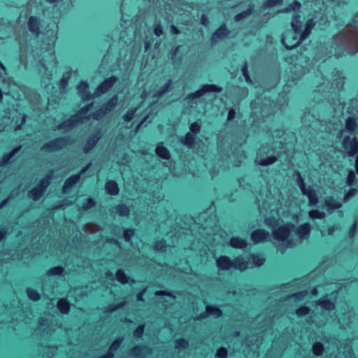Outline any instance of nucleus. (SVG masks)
<instances>
[{
    "label": "nucleus",
    "instance_id": "obj_47",
    "mask_svg": "<svg viewBox=\"0 0 358 358\" xmlns=\"http://www.w3.org/2000/svg\"><path fill=\"white\" fill-rule=\"evenodd\" d=\"M356 180L355 174L353 171H350L348 174V177L346 179V184L348 186H352L355 184Z\"/></svg>",
    "mask_w": 358,
    "mask_h": 358
},
{
    "label": "nucleus",
    "instance_id": "obj_25",
    "mask_svg": "<svg viewBox=\"0 0 358 358\" xmlns=\"http://www.w3.org/2000/svg\"><path fill=\"white\" fill-rule=\"evenodd\" d=\"M106 192L110 195H117L119 193V187L116 182L108 181L105 185Z\"/></svg>",
    "mask_w": 358,
    "mask_h": 358
},
{
    "label": "nucleus",
    "instance_id": "obj_62",
    "mask_svg": "<svg viewBox=\"0 0 358 358\" xmlns=\"http://www.w3.org/2000/svg\"><path fill=\"white\" fill-rule=\"evenodd\" d=\"M155 295H157V296L166 295V296H169L173 301L175 299V297L171 294L164 292V291H157L155 292Z\"/></svg>",
    "mask_w": 358,
    "mask_h": 358
},
{
    "label": "nucleus",
    "instance_id": "obj_12",
    "mask_svg": "<svg viewBox=\"0 0 358 358\" xmlns=\"http://www.w3.org/2000/svg\"><path fill=\"white\" fill-rule=\"evenodd\" d=\"M270 234L268 231L264 229H257L252 232L251 234V240L255 243H259L264 242L267 238H268Z\"/></svg>",
    "mask_w": 358,
    "mask_h": 358
},
{
    "label": "nucleus",
    "instance_id": "obj_17",
    "mask_svg": "<svg viewBox=\"0 0 358 358\" xmlns=\"http://www.w3.org/2000/svg\"><path fill=\"white\" fill-rule=\"evenodd\" d=\"M357 123L355 118L349 117L345 121V129H342L340 133V137H342L345 135L346 131L352 132L355 131L357 129Z\"/></svg>",
    "mask_w": 358,
    "mask_h": 358
},
{
    "label": "nucleus",
    "instance_id": "obj_27",
    "mask_svg": "<svg viewBox=\"0 0 358 358\" xmlns=\"http://www.w3.org/2000/svg\"><path fill=\"white\" fill-rule=\"evenodd\" d=\"M254 11V6L250 5L248 9L247 10L243 11L234 17V20L236 22H239L243 19L246 18L247 17L250 16L253 13Z\"/></svg>",
    "mask_w": 358,
    "mask_h": 358
},
{
    "label": "nucleus",
    "instance_id": "obj_44",
    "mask_svg": "<svg viewBox=\"0 0 358 358\" xmlns=\"http://www.w3.org/2000/svg\"><path fill=\"white\" fill-rule=\"evenodd\" d=\"M27 294L29 298L32 301H36L40 299V294L32 289H27Z\"/></svg>",
    "mask_w": 358,
    "mask_h": 358
},
{
    "label": "nucleus",
    "instance_id": "obj_52",
    "mask_svg": "<svg viewBox=\"0 0 358 358\" xmlns=\"http://www.w3.org/2000/svg\"><path fill=\"white\" fill-rule=\"evenodd\" d=\"M296 183L299 187L300 189L301 190V192L303 190H305V189L306 188V185L304 183V180L301 177L300 173L299 172L297 173Z\"/></svg>",
    "mask_w": 358,
    "mask_h": 358
},
{
    "label": "nucleus",
    "instance_id": "obj_21",
    "mask_svg": "<svg viewBox=\"0 0 358 358\" xmlns=\"http://www.w3.org/2000/svg\"><path fill=\"white\" fill-rule=\"evenodd\" d=\"M89 85L87 83L82 81L78 85L77 90L83 100H89L91 98L88 92Z\"/></svg>",
    "mask_w": 358,
    "mask_h": 358
},
{
    "label": "nucleus",
    "instance_id": "obj_7",
    "mask_svg": "<svg viewBox=\"0 0 358 358\" xmlns=\"http://www.w3.org/2000/svg\"><path fill=\"white\" fill-rule=\"evenodd\" d=\"M69 143V139L66 138H58L44 144L41 150L47 152L57 151L65 147Z\"/></svg>",
    "mask_w": 358,
    "mask_h": 358
},
{
    "label": "nucleus",
    "instance_id": "obj_55",
    "mask_svg": "<svg viewBox=\"0 0 358 358\" xmlns=\"http://www.w3.org/2000/svg\"><path fill=\"white\" fill-rule=\"evenodd\" d=\"M227 356V351L224 348H220L216 352V357L217 358H226Z\"/></svg>",
    "mask_w": 358,
    "mask_h": 358
},
{
    "label": "nucleus",
    "instance_id": "obj_24",
    "mask_svg": "<svg viewBox=\"0 0 358 358\" xmlns=\"http://www.w3.org/2000/svg\"><path fill=\"white\" fill-rule=\"evenodd\" d=\"M123 338H117L110 345L109 350L108 352L101 356L100 358H113L114 357L113 352L117 350L120 347V344L122 342Z\"/></svg>",
    "mask_w": 358,
    "mask_h": 358
},
{
    "label": "nucleus",
    "instance_id": "obj_59",
    "mask_svg": "<svg viewBox=\"0 0 358 358\" xmlns=\"http://www.w3.org/2000/svg\"><path fill=\"white\" fill-rule=\"evenodd\" d=\"M134 234L133 229H126L124 231V238L126 241H129L131 238Z\"/></svg>",
    "mask_w": 358,
    "mask_h": 358
},
{
    "label": "nucleus",
    "instance_id": "obj_58",
    "mask_svg": "<svg viewBox=\"0 0 358 358\" xmlns=\"http://www.w3.org/2000/svg\"><path fill=\"white\" fill-rule=\"evenodd\" d=\"M242 72H243V75L246 82L251 83V80H250V78L249 76V73L248 71V64L246 62L245 63L244 66H243Z\"/></svg>",
    "mask_w": 358,
    "mask_h": 358
},
{
    "label": "nucleus",
    "instance_id": "obj_3",
    "mask_svg": "<svg viewBox=\"0 0 358 358\" xmlns=\"http://www.w3.org/2000/svg\"><path fill=\"white\" fill-rule=\"evenodd\" d=\"M92 104H89L86 107L83 108L80 111L73 116L71 119L67 120L62 124L57 127V129L69 130V129L75 127L78 123H84L90 118V115H86V113L90 110Z\"/></svg>",
    "mask_w": 358,
    "mask_h": 358
},
{
    "label": "nucleus",
    "instance_id": "obj_23",
    "mask_svg": "<svg viewBox=\"0 0 358 358\" xmlns=\"http://www.w3.org/2000/svg\"><path fill=\"white\" fill-rule=\"evenodd\" d=\"M250 267V262L245 261L243 257H238L234 259V268L241 271Z\"/></svg>",
    "mask_w": 358,
    "mask_h": 358
},
{
    "label": "nucleus",
    "instance_id": "obj_19",
    "mask_svg": "<svg viewBox=\"0 0 358 358\" xmlns=\"http://www.w3.org/2000/svg\"><path fill=\"white\" fill-rule=\"evenodd\" d=\"M324 203L327 210L330 213L333 210L339 209L342 206V203L332 196L327 197L324 200Z\"/></svg>",
    "mask_w": 358,
    "mask_h": 358
},
{
    "label": "nucleus",
    "instance_id": "obj_48",
    "mask_svg": "<svg viewBox=\"0 0 358 358\" xmlns=\"http://www.w3.org/2000/svg\"><path fill=\"white\" fill-rule=\"evenodd\" d=\"M95 204V201L92 199L89 198L86 199L85 202L83 204L82 208L83 210H86L94 206Z\"/></svg>",
    "mask_w": 358,
    "mask_h": 358
},
{
    "label": "nucleus",
    "instance_id": "obj_9",
    "mask_svg": "<svg viewBox=\"0 0 358 358\" xmlns=\"http://www.w3.org/2000/svg\"><path fill=\"white\" fill-rule=\"evenodd\" d=\"M117 78L111 76L102 82L96 88L94 96H98L108 92L116 83Z\"/></svg>",
    "mask_w": 358,
    "mask_h": 358
},
{
    "label": "nucleus",
    "instance_id": "obj_13",
    "mask_svg": "<svg viewBox=\"0 0 358 358\" xmlns=\"http://www.w3.org/2000/svg\"><path fill=\"white\" fill-rule=\"evenodd\" d=\"M101 137V130L98 129L96 131L95 134L90 136V138L88 139L87 142L83 148L84 152L87 153L90 152L96 145Z\"/></svg>",
    "mask_w": 358,
    "mask_h": 358
},
{
    "label": "nucleus",
    "instance_id": "obj_30",
    "mask_svg": "<svg viewBox=\"0 0 358 358\" xmlns=\"http://www.w3.org/2000/svg\"><path fill=\"white\" fill-rule=\"evenodd\" d=\"M57 308L59 309V310L62 313L66 314L69 311V308H70L69 303L66 299H60L57 302Z\"/></svg>",
    "mask_w": 358,
    "mask_h": 358
},
{
    "label": "nucleus",
    "instance_id": "obj_5",
    "mask_svg": "<svg viewBox=\"0 0 358 358\" xmlns=\"http://www.w3.org/2000/svg\"><path fill=\"white\" fill-rule=\"evenodd\" d=\"M343 139L342 145L348 156L352 157L355 155L358 150V142L356 137L350 136H343Z\"/></svg>",
    "mask_w": 358,
    "mask_h": 358
},
{
    "label": "nucleus",
    "instance_id": "obj_35",
    "mask_svg": "<svg viewBox=\"0 0 358 358\" xmlns=\"http://www.w3.org/2000/svg\"><path fill=\"white\" fill-rule=\"evenodd\" d=\"M309 217L312 220L316 219H324L326 216L324 212H321L318 210H312L308 213Z\"/></svg>",
    "mask_w": 358,
    "mask_h": 358
},
{
    "label": "nucleus",
    "instance_id": "obj_54",
    "mask_svg": "<svg viewBox=\"0 0 358 358\" xmlns=\"http://www.w3.org/2000/svg\"><path fill=\"white\" fill-rule=\"evenodd\" d=\"M165 248H166V243L164 241H157L155 243V249L157 251L162 252L165 250Z\"/></svg>",
    "mask_w": 358,
    "mask_h": 358
},
{
    "label": "nucleus",
    "instance_id": "obj_8",
    "mask_svg": "<svg viewBox=\"0 0 358 358\" xmlns=\"http://www.w3.org/2000/svg\"><path fill=\"white\" fill-rule=\"evenodd\" d=\"M92 165V163H89L83 168L79 174L74 175L69 178L64 182L63 186V192L66 193L69 190L73 187L80 180V176L83 174Z\"/></svg>",
    "mask_w": 358,
    "mask_h": 358
},
{
    "label": "nucleus",
    "instance_id": "obj_1",
    "mask_svg": "<svg viewBox=\"0 0 358 358\" xmlns=\"http://www.w3.org/2000/svg\"><path fill=\"white\" fill-rule=\"evenodd\" d=\"M294 228L293 224L287 223L273 229L272 236L275 241L281 243L277 245L278 250L281 253H283L285 250L282 245L285 244V248H291L296 244L291 238L292 232L294 231Z\"/></svg>",
    "mask_w": 358,
    "mask_h": 358
},
{
    "label": "nucleus",
    "instance_id": "obj_20",
    "mask_svg": "<svg viewBox=\"0 0 358 358\" xmlns=\"http://www.w3.org/2000/svg\"><path fill=\"white\" fill-rule=\"evenodd\" d=\"M209 315H213L214 317H219L222 315V312L218 308L208 306H206V312L201 314L198 318L202 319Z\"/></svg>",
    "mask_w": 358,
    "mask_h": 358
},
{
    "label": "nucleus",
    "instance_id": "obj_53",
    "mask_svg": "<svg viewBox=\"0 0 358 358\" xmlns=\"http://www.w3.org/2000/svg\"><path fill=\"white\" fill-rule=\"evenodd\" d=\"M189 129L192 134H196L200 131L201 126L198 122H194L190 125Z\"/></svg>",
    "mask_w": 358,
    "mask_h": 358
},
{
    "label": "nucleus",
    "instance_id": "obj_50",
    "mask_svg": "<svg viewBox=\"0 0 358 358\" xmlns=\"http://www.w3.org/2000/svg\"><path fill=\"white\" fill-rule=\"evenodd\" d=\"M310 309L306 306H301L296 310V314L299 316H305L308 314Z\"/></svg>",
    "mask_w": 358,
    "mask_h": 358
},
{
    "label": "nucleus",
    "instance_id": "obj_22",
    "mask_svg": "<svg viewBox=\"0 0 358 358\" xmlns=\"http://www.w3.org/2000/svg\"><path fill=\"white\" fill-rule=\"evenodd\" d=\"M40 22L37 17H31L28 22L29 30L38 36L40 33Z\"/></svg>",
    "mask_w": 358,
    "mask_h": 358
},
{
    "label": "nucleus",
    "instance_id": "obj_37",
    "mask_svg": "<svg viewBox=\"0 0 358 358\" xmlns=\"http://www.w3.org/2000/svg\"><path fill=\"white\" fill-rule=\"evenodd\" d=\"M115 278L117 281L122 284L129 282V278L122 270H118L116 273Z\"/></svg>",
    "mask_w": 358,
    "mask_h": 358
},
{
    "label": "nucleus",
    "instance_id": "obj_34",
    "mask_svg": "<svg viewBox=\"0 0 358 358\" xmlns=\"http://www.w3.org/2000/svg\"><path fill=\"white\" fill-rule=\"evenodd\" d=\"M115 210L116 213L120 216H128L130 211L129 208L124 204L117 206Z\"/></svg>",
    "mask_w": 358,
    "mask_h": 358
},
{
    "label": "nucleus",
    "instance_id": "obj_11",
    "mask_svg": "<svg viewBox=\"0 0 358 358\" xmlns=\"http://www.w3.org/2000/svg\"><path fill=\"white\" fill-rule=\"evenodd\" d=\"M217 266L220 270L228 271L234 268V260L227 256H221L216 260Z\"/></svg>",
    "mask_w": 358,
    "mask_h": 358
},
{
    "label": "nucleus",
    "instance_id": "obj_46",
    "mask_svg": "<svg viewBox=\"0 0 358 358\" xmlns=\"http://www.w3.org/2000/svg\"><path fill=\"white\" fill-rule=\"evenodd\" d=\"M357 189L356 188H352L350 189L344 196L343 197V202H348L351 198L356 196L357 194Z\"/></svg>",
    "mask_w": 358,
    "mask_h": 358
},
{
    "label": "nucleus",
    "instance_id": "obj_64",
    "mask_svg": "<svg viewBox=\"0 0 358 358\" xmlns=\"http://www.w3.org/2000/svg\"><path fill=\"white\" fill-rule=\"evenodd\" d=\"M146 289H147V288L143 289L141 292H139L137 294V300L138 301H144V299H143V294L145 293Z\"/></svg>",
    "mask_w": 358,
    "mask_h": 358
},
{
    "label": "nucleus",
    "instance_id": "obj_60",
    "mask_svg": "<svg viewBox=\"0 0 358 358\" xmlns=\"http://www.w3.org/2000/svg\"><path fill=\"white\" fill-rule=\"evenodd\" d=\"M171 80H169L166 83V85L160 90L159 94V96H162V94H164V93H166V92H168L169 90V89L171 88Z\"/></svg>",
    "mask_w": 358,
    "mask_h": 358
},
{
    "label": "nucleus",
    "instance_id": "obj_10",
    "mask_svg": "<svg viewBox=\"0 0 358 358\" xmlns=\"http://www.w3.org/2000/svg\"><path fill=\"white\" fill-rule=\"evenodd\" d=\"M229 34V31L225 24L221 25L211 36L210 42L214 45L223 40Z\"/></svg>",
    "mask_w": 358,
    "mask_h": 358
},
{
    "label": "nucleus",
    "instance_id": "obj_63",
    "mask_svg": "<svg viewBox=\"0 0 358 358\" xmlns=\"http://www.w3.org/2000/svg\"><path fill=\"white\" fill-rule=\"evenodd\" d=\"M201 23L204 26L208 25L209 21L206 15H202V16L201 17Z\"/></svg>",
    "mask_w": 358,
    "mask_h": 358
},
{
    "label": "nucleus",
    "instance_id": "obj_33",
    "mask_svg": "<svg viewBox=\"0 0 358 358\" xmlns=\"http://www.w3.org/2000/svg\"><path fill=\"white\" fill-rule=\"evenodd\" d=\"M117 97L115 96L111 98L106 103L102 106V108L106 110V113L110 111L117 104Z\"/></svg>",
    "mask_w": 358,
    "mask_h": 358
},
{
    "label": "nucleus",
    "instance_id": "obj_16",
    "mask_svg": "<svg viewBox=\"0 0 358 358\" xmlns=\"http://www.w3.org/2000/svg\"><path fill=\"white\" fill-rule=\"evenodd\" d=\"M302 193L308 197V205L310 206H315L318 203L319 199L315 190L308 187L306 188L305 190H303Z\"/></svg>",
    "mask_w": 358,
    "mask_h": 358
},
{
    "label": "nucleus",
    "instance_id": "obj_51",
    "mask_svg": "<svg viewBox=\"0 0 358 358\" xmlns=\"http://www.w3.org/2000/svg\"><path fill=\"white\" fill-rule=\"evenodd\" d=\"M106 114V110L103 109L101 107L100 109L96 110L94 113L92 114V117L94 120H100L103 116H104Z\"/></svg>",
    "mask_w": 358,
    "mask_h": 358
},
{
    "label": "nucleus",
    "instance_id": "obj_18",
    "mask_svg": "<svg viewBox=\"0 0 358 358\" xmlns=\"http://www.w3.org/2000/svg\"><path fill=\"white\" fill-rule=\"evenodd\" d=\"M291 26L294 33V36H297L298 38H300V34L302 32V22L301 20V16L299 15H296L292 22Z\"/></svg>",
    "mask_w": 358,
    "mask_h": 358
},
{
    "label": "nucleus",
    "instance_id": "obj_15",
    "mask_svg": "<svg viewBox=\"0 0 358 358\" xmlns=\"http://www.w3.org/2000/svg\"><path fill=\"white\" fill-rule=\"evenodd\" d=\"M152 350L145 346H136L131 350V355L134 357H144L150 355Z\"/></svg>",
    "mask_w": 358,
    "mask_h": 358
},
{
    "label": "nucleus",
    "instance_id": "obj_41",
    "mask_svg": "<svg viewBox=\"0 0 358 358\" xmlns=\"http://www.w3.org/2000/svg\"><path fill=\"white\" fill-rule=\"evenodd\" d=\"M282 3V0H267L263 4V8L265 9L271 8L275 6L280 5Z\"/></svg>",
    "mask_w": 358,
    "mask_h": 358
},
{
    "label": "nucleus",
    "instance_id": "obj_29",
    "mask_svg": "<svg viewBox=\"0 0 358 358\" xmlns=\"http://www.w3.org/2000/svg\"><path fill=\"white\" fill-rule=\"evenodd\" d=\"M301 3H299L297 1H294L293 3H290L285 8H284L281 10H279L278 13H289L291 11L299 10L301 8Z\"/></svg>",
    "mask_w": 358,
    "mask_h": 358
},
{
    "label": "nucleus",
    "instance_id": "obj_26",
    "mask_svg": "<svg viewBox=\"0 0 358 358\" xmlns=\"http://www.w3.org/2000/svg\"><path fill=\"white\" fill-rule=\"evenodd\" d=\"M229 245L234 248L243 249L246 248L248 243L245 240L239 237H233L230 239Z\"/></svg>",
    "mask_w": 358,
    "mask_h": 358
},
{
    "label": "nucleus",
    "instance_id": "obj_32",
    "mask_svg": "<svg viewBox=\"0 0 358 358\" xmlns=\"http://www.w3.org/2000/svg\"><path fill=\"white\" fill-rule=\"evenodd\" d=\"M317 304L320 306L323 309L331 310L335 308L334 303L329 299H321L317 302Z\"/></svg>",
    "mask_w": 358,
    "mask_h": 358
},
{
    "label": "nucleus",
    "instance_id": "obj_31",
    "mask_svg": "<svg viewBox=\"0 0 358 358\" xmlns=\"http://www.w3.org/2000/svg\"><path fill=\"white\" fill-rule=\"evenodd\" d=\"M182 143L189 148H192L194 145L195 143V136L194 134H192L190 132H188L183 140H182Z\"/></svg>",
    "mask_w": 358,
    "mask_h": 358
},
{
    "label": "nucleus",
    "instance_id": "obj_38",
    "mask_svg": "<svg viewBox=\"0 0 358 358\" xmlns=\"http://www.w3.org/2000/svg\"><path fill=\"white\" fill-rule=\"evenodd\" d=\"M250 257L253 264L256 266H261L265 262V259L262 255H251Z\"/></svg>",
    "mask_w": 358,
    "mask_h": 358
},
{
    "label": "nucleus",
    "instance_id": "obj_43",
    "mask_svg": "<svg viewBox=\"0 0 358 358\" xmlns=\"http://www.w3.org/2000/svg\"><path fill=\"white\" fill-rule=\"evenodd\" d=\"M64 271V268L62 266L53 267L48 270V274L49 275H61Z\"/></svg>",
    "mask_w": 358,
    "mask_h": 358
},
{
    "label": "nucleus",
    "instance_id": "obj_45",
    "mask_svg": "<svg viewBox=\"0 0 358 358\" xmlns=\"http://www.w3.org/2000/svg\"><path fill=\"white\" fill-rule=\"evenodd\" d=\"M323 345L320 343H315L313 346V352L317 356L321 355L323 353Z\"/></svg>",
    "mask_w": 358,
    "mask_h": 358
},
{
    "label": "nucleus",
    "instance_id": "obj_40",
    "mask_svg": "<svg viewBox=\"0 0 358 358\" xmlns=\"http://www.w3.org/2000/svg\"><path fill=\"white\" fill-rule=\"evenodd\" d=\"M265 224L269 228L274 229L278 225V220L273 217L265 218Z\"/></svg>",
    "mask_w": 358,
    "mask_h": 358
},
{
    "label": "nucleus",
    "instance_id": "obj_42",
    "mask_svg": "<svg viewBox=\"0 0 358 358\" xmlns=\"http://www.w3.org/2000/svg\"><path fill=\"white\" fill-rule=\"evenodd\" d=\"M188 345H189L188 341L183 338L178 339L175 342V348L178 350H182V349L187 348Z\"/></svg>",
    "mask_w": 358,
    "mask_h": 358
},
{
    "label": "nucleus",
    "instance_id": "obj_36",
    "mask_svg": "<svg viewBox=\"0 0 358 358\" xmlns=\"http://www.w3.org/2000/svg\"><path fill=\"white\" fill-rule=\"evenodd\" d=\"M21 148V146H18L15 148L11 152H10L8 155H4L3 157L2 160L0 162V166L6 164L8 163L9 160L13 157V155L17 153Z\"/></svg>",
    "mask_w": 358,
    "mask_h": 358
},
{
    "label": "nucleus",
    "instance_id": "obj_4",
    "mask_svg": "<svg viewBox=\"0 0 358 358\" xmlns=\"http://www.w3.org/2000/svg\"><path fill=\"white\" fill-rule=\"evenodd\" d=\"M52 171H50L48 175L42 179L38 187H34L32 190L29 192V196L34 201L38 200L44 193L45 189L50 185V180L52 178Z\"/></svg>",
    "mask_w": 358,
    "mask_h": 358
},
{
    "label": "nucleus",
    "instance_id": "obj_39",
    "mask_svg": "<svg viewBox=\"0 0 358 358\" xmlns=\"http://www.w3.org/2000/svg\"><path fill=\"white\" fill-rule=\"evenodd\" d=\"M277 161V158L273 156L268 157L265 159H260L258 164L261 166H268L273 164Z\"/></svg>",
    "mask_w": 358,
    "mask_h": 358
},
{
    "label": "nucleus",
    "instance_id": "obj_2",
    "mask_svg": "<svg viewBox=\"0 0 358 358\" xmlns=\"http://www.w3.org/2000/svg\"><path fill=\"white\" fill-rule=\"evenodd\" d=\"M315 25L313 19L308 20L305 26V29L300 34V38H298L297 36H293V41H289L288 37L289 35H292L290 31H287L282 37V43L285 45V47L291 50L296 48L301 42L304 41L310 34L312 29Z\"/></svg>",
    "mask_w": 358,
    "mask_h": 358
},
{
    "label": "nucleus",
    "instance_id": "obj_49",
    "mask_svg": "<svg viewBox=\"0 0 358 358\" xmlns=\"http://www.w3.org/2000/svg\"><path fill=\"white\" fill-rule=\"evenodd\" d=\"M136 112V108H134V109H131V110H128L127 113L123 117L124 120L125 122L131 121L133 119Z\"/></svg>",
    "mask_w": 358,
    "mask_h": 358
},
{
    "label": "nucleus",
    "instance_id": "obj_56",
    "mask_svg": "<svg viewBox=\"0 0 358 358\" xmlns=\"http://www.w3.org/2000/svg\"><path fill=\"white\" fill-rule=\"evenodd\" d=\"M144 331V324L139 325L134 332V336L136 338H140L143 335Z\"/></svg>",
    "mask_w": 358,
    "mask_h": 358
},
{
    "label": "nucleus",
    "instance_id": "obj_57",
    "mask_svg": "<svg viewBox=\"0 0 358 358\" xmlns=\"http://www.w3.org/2000/svg\"><path fill=\"white\" fill-rule=\"evenodd\" d=\"M125 305V302H122L120 303H119L118 305H110L108 308H107V312L108 313H112L116 310H117L118 308H120L122 307H123Z\"/></svg>",
    "mask_w": 358,
    "mask_h": 358
},
{
    "label": "nucleus",
    "instance_id": "obj_28",
    "mask_svg": "<svg viewBox=\"0 0 358 358\" xmlns=\"http://www.w3.org/2000/svg\"><path fill=\"white\" fill-rule=\"evenodd\" d=\"M156 154L162 159H169L170 158V152L168 149L162 145H158L155 150Z\"/></svg>",
    "mask_w": 358,
    "mask_h": 358
},
{
    "label": "nucleus",
    "instance_id": "obj_6",
    "mask_svg": "<svg viewBox=\"0 0 358 358\" xmlns=\"http://www.w3.org/2000/svg\"><path fill=\"white\" fill-rule=\"evenodd\" d=\"M222 89L215 85H203L196 92L187 96V99L193 100L199 98L208 92H221Z\"/></svg>",
    "mask_w": 358,
    "mask_h": 358
},
{
    "label": "nucleus",
    "instance_id": "obj_61",
    "mask_svg": "<svg viewBox=\"0 0 358 358\" xmlns=\"http://www.w3.org/2000/svg\"><path fill=\"white\" fill-rule=\"evenodd\" d=\"M155 34L157 36H160L163 34V28L160 24H157L155 27Z\"/></svg>",
    "mask_w": 358,
    "mask_h": 358
},
{
    "label": "nucleus",
    "instance_id": "obj_14",
    "mask_svg": "<svg viewBox=\"0 0 358 358\" xmlns=\"http://www.w3.org/2000/svg\"><path fill=\"white\" fill-rule=\"evenodd\" d=\"M310 232V226L308 223L303 224L296 230V235L300 241L309 237Z\"/></svg>",
    "mask_w": 358,
    "mask_h": 358
}]
</instances>
